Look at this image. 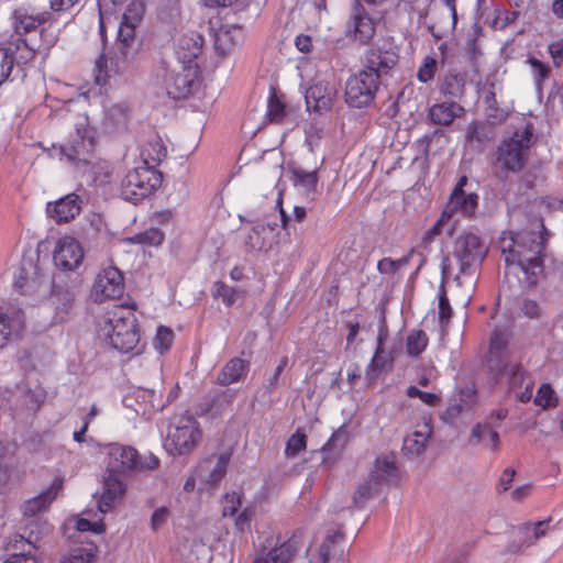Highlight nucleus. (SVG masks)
<instances>
[{
    "label": "nucleus",
    "instance_id": "1",
    "mask_svg": "<svg viewBox=\"0 0 563 563\" xmlns=\"http://www.w3.org/2000/svg\"><path fill=\"white\" fill-rule=\"evenodd\" d=\"M498 245L506 264V277H516L522 287L534 286L543 272L542 234L529 230L503 232Z\"/></svg>",
    "mask_w": 563,
    "mask_h": 563
},
{
    "label": "nucleus",
    "instance_id": "2",
    "mask_svg": "<svg viewBox=\"0 0 563 563\" xmlns=\"http://www.w3.org/2000/svg\"><path fill=\"white\" fill-rule=\"evenodd\" d=\"M144 12V3L139 0L132 1L124 10L112 49L96 62L97 85L106 86L129 70L137 53L135 29L142 21Z\"/></svg>",
    "mask_w": 563,
    "mask_h": 563
},
{
    "label": "nucleus",
    "instance_id": "3",
    "mask_svg": "<svg viewBox=\"0 0 563 563\" xmlns=\"http://www.w3.org/2000/svg\"><path fill=\"white\" fill-rule=\"evenodd\" d=\"M96 129L87 114H79L75 122L74 133L62 146V154L87 176L96 186H106L111 181L112 167L107 161H92L91 154L96 145Z\"/></svg>",
    "mask_w": 563,
    "mask_h": 563
},
{
    "label": "nucleus",
    "instance_id": "4",
    "mask_svg": "<svg viewBox=\"0 0 563 563\" xmlns=\"http://www.w3.org/2000/svg\"><path fill=\"white\" fill-rule=\"evenodd\" d=\"M97 334L113 349L129 353L140 341L137 319L129 308L115 306L99 318Z\"/></svg>",
    "mask_w": 563,
    "mask_h": 563
},
{
    "label": "nucleus",
    "instance_id": "5",
    "mask_svg": "<svg viewBox=\"0 0 563 563\" xmlns=\"http://www.w3.org/2000/svg\"><path fill=\"white\" fill-rule=\"evenodd\" d=\"M486 253V245L476 234L463 233L454 241L451 255L442 261V275L450 276L454 265L459 273H465L470 267L481 263Z\"/></svg>",
    "mask_w": 563,
    "mask_h": 563
},
{
    "label": "nucleus",
    "instance_id": "6",
    "mask_svg": "<svg viewBox=\"0 0 563 563\" xmlns=\"http://www.w3.org/2000/svg\"><path fill=\"white\" fill-rule=\"evenodd\" d=\"M201 439L202 431L198 420L192 416H180L170 422L164 448L172 455H189Z\"/></svg>",
    "mask_w": 563,
    "mask_h": 563
},
{
    "label": "nucleus",
    "instance_id": "7",
    "mask_svg": "<svg viewBox=\"0 0 563 563\" xmlns=\"http://www.w3.org/2000/svg\"><path fill=\"white\" fill-rule=\"evenodd\" d=\"M63 486L64 478L57 476L46 489L24 501L22 512L25 521V536H29L30 530H33L38 539L41 536L48 533L49 526L46 521L41 519V515L48 510L52 503L62 492Z\"/></svg>",
    "mask_w": 563,
    "mask_h": 563
},
{
    "label": "nucleus",
    "instance_id": "8",
    "mask_svg": "<svg viewBox=\"0 0 563 563\" xmlns=\"http://www.w3.org/2000/svg\"><path fill=\"white\" fill-rule=\"evenodd\" d=\"M532 143L533 128L531 124L517 129L511 136L505 139L499 145L497 162L506 170H521L528 161Z\"/></svg>",
    "mask_w": 563,
    "mask_h": 563
},
{
    "label": "nucleus",
    "instance_id": "9",
    "mask_svg": "<svg viewBox=\"0 0 563 563\" xmlns=\"http://www.w3.org/2000/svg\"><path fill=\"white\" fill-rule=\"evenodd\" d=\"M161 185L156 169L137 164L121 180V195L126 201L137 202L150 196Z\"/></svg>",
    "mask_w": 563,
    "mask_h": 563
},
{
    "label": "nucleus",
    "instance_id": "10",
    "mask_svg": "<svg viewBox=\"0 0 563 563\" xmlns=\"http://www.w3.org/2000/svg\"><path fill=\"white\" fill-rule=\"evenodd\" d=\"M163 85L166 93L175 100L189 97L200 86L198 66L176 64L165 70Z\"/></svg>",
    "mask_w": 563,
    "mask_h": 563
},
{
    "label": "nucleus",
    "instance_id": "11",
    "mask_svg": "<svg viewBox=\"0 0 563 563\" xmlns=\"http://www.w3.org/2000/svg\"><path fill=\"white\" fill-rule=\"evenodd\" d=\"M378 86L379 80L375 73L362 69L353 74L345 82L346 103L358 109L368 106L374 100Z\"/></svg>",
    "mask_w": 563,
    "mask_h": 563
},
{
    "label": "nucleus",
    "instance_id": "12",
    "mask_svg": "<svg viewBox=\"0 0 563 563\" xmlns=\"http://www.w3.org/2000/svg\"><path fill=\"white\" fill-rule=\"evenodd\" d=\"M339 92V85L333 75L318 77L306 90L305 99L308 111L318 113L332 109Z\"/></svg>",
    "mask_w": 563,
    "mask_h": 563
},
{
    "label": "nucleus",
    "instance_id": "13",
    "mask_svg": "<svg viewBox=\"0 0 563 563\" xmlns=\"http://www.w3.org/2000/svg\"><path fill=\"white\" fill-rule=\"evenodd\" d=\"M343 552L344 536L340 529L329 530L307 550L310 563H343Z\"/></svg>",
    "mask_w": 563,
    "mask_h": 563
},
{
    "label": "nucleus",
    "instance_id": "14",
    "mask_svg": "<svg viewBox=\"0 0 563 563\" xmlns=\"http://www.w3.org/2000/svg\"><path fill=\"white\" fill-rule=\"evenodd\" d=\"M124 291V279L121 271L114 266L102 268L96 276L91 288V297L96 302L117 299Z\"/></svg>",
    "mask_w": 563,
    "mask_h": 563
},
{
    "label": "nucleus",
    "instance_id": "15",
    "mask_svg": "<svg viewBox=\"0 0 563 563\" xmlns=\"http://www.w3.org/2000/svg\"><path fill=\"white\" fill-rule=\"evenodd\" d=\"M85 252L81 243L69 235L59 238L53 251L55 266L63 272H75L84 262Z\"/></svg>",
    "mask_w": 563,
    "mask_h": 563
},
{
    "label": "nucleus",
    "instance_id": "16",
    "mask_svg": "<svg viewBox=\"0 0 563 563\" xmlns=\"http://www.w3.org/2000/svg\"><path fill=\"white\" fill-rule=\"evenodd\" d=\"M103 450L108 456L107 472L124 474L131 470L143 468V463L132 446L110 443L104 445Z\"/></svg>",
    "mask_w": 563,
    "mask_h": 563
},
{
    "label": "nucleus",
    "instance_id": "17",
    "mask_svg": "<svg viewBox=\"0 0 563 563\" xmlns=\"http://www.w3.org/2000/svg\"><path fill=\"white\" fill-rule=\"evenodd\" d=\"M399 478V471L393 454H383L376 457L367 479L374 489L382 492L396 484Z\"/></svg>",
    "mask_w": 563,
    "mask_h": 563
},
{
    "label": "nucleus",
    "instance_id": "18",
    "mask_svg": "<svg viewBox=\"0 0 563 563\" xmlns=\"http://www.w3.org/2000/svg\"><path fill=\"white\" fill-rule=\"evenodd\" d=\"M14 287L23 295H34L37 298H44L49 291V282L36 272L33 264H29V268L23 266L14 282Z\"/></svg>",
    "mask_w": 563,
    "mask_h": 563
},
{
    "label": "nucleus",
    "instance_id": "19",
    "mask_svg": "<svg viewBox=\"0 0 563 563\" xmlns=\"http://www.w3.org/2000/svg\"><path fill=\"white\" fill-rule=\"evenodd\" d=\"M278 224L264 219L252 225L244 242L251 251H267L276 242Z\"/></svg>",
    "mask_w": 563,
    "mask_h": 563
},
{
    "label": "nucleus",
    "instance_id": "20",
    "mask_svg": "<svg viewBox=\"0 0 563 563\" xmlns=\"http://www.w3.org/2000/svg\"><path fill=\"white\" fill-rule=\"evenodd\" d=\"M82 200L75 194H68L55 201L46 205V214L56 223H68L74 220L81 211Z\"/></svg>",
    "mask_w": 563,
    "mask_h": 563
},
{
    "label": "nucleus",
    "instance_id": "21",
    "mask_svg": "<svg viewBox=\"0 0 563 563\" xmlns=\"http://www.w3.org/2000/svg\"><path fill=\"white\" fill-rule=\"evenodd\" d=\"M122 475L123 474L120 473L106 471L103 489L97 504L99 514H107L122 499L126 489Z\"/></svg>",
    "mask_w": 563,
    "mask_h": 563
},
{
    "label": "nucleus",
    "instance_id": "22",
    "mask_svg": "<svg viewBox=\"0 0 563 563\" xmlns=\"http://www.w3.org/2000/svg\"><path fill=\"white\" fill-rule=\"evenodd\" d=\"M25 329L24 314L20 309L0 310V350L19 339Z\"/></svg>",
    "mask_w": 563,
    "mask_h": 563
},
{
    "label": "nucleus",
    "instance_id": "23",
    "mask_svg": "<svg viewBox=\"0 0 563 563\" xmlns=\"http://www.w3.org/2000/svg\"><path fill=\"white\" fill-rule=\"evenodd\" d=\"M397 62L398 55L393 48L373 46L366 53L364 70L375 73L379 80L389 73Z\"/></svg>",
    "mask_w": 563,
    "mask_h": 563
},
{
    "label": "nucleus",
    "instance_id": "24",
    "mask_svg": "<svg viewBox=\"0 0 563 563\" xmlns=\"http://www.w3.org/2000/svg\"><path fill=\"white\" fill-rule=\"evenodd\" d=\"M38 540L33 530H30L29 536H15L10 544L12 552L3 563H38L35 555V544Z\"/></svg>",
    "mask_w": 563,
    "mask_h": 563
},
{
    "label": "nucleus",
    "instance_id": "25",
    "mask_svg": "<svg viewBox=\"0 0 563 563\" xmlns=\"http://www.w3.org/2000/svg\"><path fill=\"white\" fill-rule=\"evenodd\" d=\"M478 206V196L471 194L451 192L442 213L450 221H457L460 218L471 217L475 213Z\"/></svg>",
    "mask_w": 563,
    "mask_h": 563
},
{
    "label": "nucleus",
    "instance_id": "26",
    "mask_svg": "<svg viewBox=\"0 0 563 563\" xmlns=\"http://www.w3.org/2000/svg\"><path fill=\"white\" fill-rule=\"evenodd\" d=\"M508 334L496 330L492 334L487 364L489 369L499 374L507 363H511V353L508 350Z\"/></svg>",
    "mask_w": 563,
    "mask_h": 563
},
{
    "label": "nucleus",
    "instance_id": "27",
    "mask_svg": "<svg viewBox=\"0 0 563 563\" xmlns=\"http://www.w3.org/2000/svg\"><path fill=\"white\" fill-rule=\"evenodd\" d=\"M203 38L197 32L179 36L176 41L175 53L179 65H197L196 59L202 52Z\"/></svg>",
    "mask_w": 563,
    "mask_h": 563
},
{
    "label": "nucleus",
    "instance_id": "28",
    "mask_svg": "<svg viewBox=\"0 0 563 563\" xmlns=\"http://www.w3.org/2000/svg\"><path fill=\"white\" fill-rule=\"evenodd\" d=\"M432 434L431 418L423 417L421 424L404 439L402 451L407 455L418 456L427 448L428 441Z\"/></svg>",
    "mask_w": 563,
    "mask_h": 563
},
{
    "label": "nucleus",
    "instance_id": "29",
    "mask_svg": "<svg viewBox=\"0 0 563 563\" xmlns=\"http://www.w3.org/2000/svg\"><path fill=\"white\" fill-rule=\"evenodd\" d=\"M299 550V539L292 538L280 544H275L266 553L257 555L253 563H289Z\"/></svg>",
    "mask_w": 563,
    "mask_h": 563
},
{
    "label": "nucleus",
    "instance_id": "30",
    "mask_svg": "<svg viewBox=\"0 0 563 563\" xmlns=\"http://www.w3.org/2000/svg\"><path fill=\"white\" fill-rule=\"evenodd\" d=\"M375 33V27L372 19L365 10L358 4L355 5L351 26L347 30V35L353 34L354 38L361 44H366Z\"/></svg>",
    "mask_w": 563,
    "mask_h": 563
},
{
    "label": "nucleus",
    "instance_id": "31",
    "mask_svg": "<svg viewBox=\"0 0 563 563\" xmlns=\"http://www.w3.org/2000/svg\"><path fill=\"white\" fill-rule=\"evenodd\" d=\"M291 181L294 187L307 199L313 201L318 191V172L306 170L300 167L292 168Z\"/></svg>",
    "mask_w": 563,
    "mask_h": 563
},
{
    "label": "nucleus",
    "instance_id": "32",
    "mask_svg": "<svg viewBox=\"0 0 563 563\" xmlns=\"http://www.w3.org/2000/svg\"><path fill=\"white\" fill-rule=\"evenodd\" d=\"M243 38V30L238 25H221L214 32L216 51L225 55L231 52Z\"/></svg>",
    "mask_w": 563,
    "mask_h": 563
},
{
    "label": "nucleus",
    "instance_id": "33",
    "mask_svg": "<svg viewBox=\"0 0 563 563\" xmlns=\"http://www.w3.org/2000/svg\"><path fill=\"white\" fill-rule=\"evenodd\" d=\"M44 12H34L29 8H18L12 15V24L18 34L30 32L46 21Z\"/></svg>",
    "mask_w": 563,
    "mask_h": 563
},
{
    "label": "nucleus",
    "instance_id": "34",
    "mask_svg": "<svg viewBox=\"0 0 563 563\" xmlns=\"http://www.w3.org/2000/svg\"><path fill=\"white\" fill-rule=\"evenodd\" d=\"M463 113L464 108L456 102L435 103L429 110L430 120L439 125H450Z\"/></svg>",
    "mask_w": 563,
    "mask_h": 563
},
{
    "label": "nucleus",
    "instance_id": "35",
    "mask_svg": "<svg viewBox=\"0 0 563 563\" xmlns=\"http://www.w3.org/2000/svg\"><path fill=\"white\" fill-rule=\"evenodd\" d=\"M140 155V165L156 169L158 164L166 157L167 151L161 139L153 137L142 145Z\"/></svg>",
    "mask_w": 563,
    "mask_h": 563
},
{
    "label": "nucleus",
    "instance_id": "36",
    "mask_svg": "<svg viewBox=\"0 0 563 563\" xmlns=\"http://www.w3.org/2000/svg\"><path fill=\"white\" fill-rule=\"evenodd\" d=\"M250 363L240 357H233L227 362L217 377V383L228 386L241 380L249 372Z\"/></svg>",
    "mask_w": 563,
    "mask_h": 563
},
{
    "label": "nucleus",
    "instance_id": "37",
    "mask_svg": "<svg viewBox=\"0 0 563 563\" xmlns=\"http://www.w3.org/2000/svg\"><path fill=\"white\" fill-rule=\"evenodd\" d=\"M440 91L444 96L454 99L463 97L465 91V76L462 73L449 71L440 85Z\"/></svg>",
    "mask_w": 563,
    "mask_h": 563
},
{
    "label": "nucleus",
    "instance_id": "38",
    "mask_svg": "<svg viewBox=\"0 0 563 563\" xmlns=\"http://www.w3.org/2000/svg\"><path fill=\"white\" fill-rule=\"evenodd\" d=\"M470 442L472 444L484 443L489 450L497 451L499 434L488 424H477L472 430Z\"/></svg>",
    "mask_w": 563,
    "mask_h": 563
},
{
    "label": "nucleus",
    "instance_id": "39",
    "mask_svg": "<svg viewBox=\"0 0 563 563\" xmlns=\"http://www.w3.org/2000/svg\"><path fill=\"white\" fill-rule=\"evenodd\" d=\"M500 374H505L507 377L511 393L519 387H523V384H526L527 380H533L523 366L517 362L507 363L498 375Z\"/></svg>",
    "mask_w": 563,
    "mask_h": 563
},
{
    "label": "nucleus",
    "instance_id": "40",
    "mask_svg": "<svg viewBox=\"0 0 563 563\" xmlns=\"http://www.w3.org/2000/svg\"><path fill=\"white\" fill-rule=\"evenodd\" d=\"M229 461L230 455L225 452L217 456L214 462L211 460L206 462V464H208L209 474L206 475L205 482L209 485H217L224 477Z\"/></svg>",
    "mask_w": 563,
    "mask_h": 563
},
{
    "label": "nucleus",
    "instance_id": "41",
    "mask_svg": "<svg viewBox=\"0 0 563 563\" xmlns=\"http://www.w3.org/2000/svg\"><path fill=\"white\" fill-rule=\"evenodd\" d=\"M533 404L543 410L553 409L559 405V397L550 384L543 383L539 386L533 397Z\"/></svg>",
    "mask_w": 563,
    "mask_h": 563
},
{
    "label": "nucleus",
    "instance_id": "42",
    "mask_svg": "<svg viewBox=\"0 0 563 563\" xmlns=\"http://www.w3.org/2000/svg\"><path fill=\"white\" fill-rule=\"evenodd\" d=\"M97 548L89 543L86 547L71 549L64 555L59 563H93Z\"/></svg>",
    "mask_w": 563,
    "mask_h": 563
},
{
    "label": "nucleus",
    "instance_id": "43",
    "mask_svg": "<svg viewBox=\"0 0 563 563\" xmlns=\"http://www.w3.org/2000/svg\"><path fill=\"white\" fill-rule=\"evenodd\" d=\"M429 339L422 330L411 331L406 339V352L411 357L419 356L428 346Z\"/></svg>",
    "mask_w": 563,
    "mask_h": 563
},
{
    "label": "nucleus",
    "instance_id": "44",
    "mask_svg": "<svg viewBox=\"0 0 563 563\" xmlns=\"http://www.w3.org/2000/svg\"><path fill=\"white\" fill-rule=\"evenodd\" d=\"M164 240V233L156 228H151L140 232L129 239L131 243L141 244L145 246H157Z\"/></svg>",
    "mask_w": 563,
    "mask_h": 563
},
{
    "label": "nucleus",
    "instance_id": "45",
    "mask_svg": "<svg viewBox=\"0 0 563 563\" xmlns=\"http://www.w3.org/2000/svg\"><path fill=\"white\" fill-rule=\"evenodd\" d=\"M410 262V255H405L400 258L393 260L384 257L377 263V269L383 275H396L399 271L405 268Z\"/></svg>",
    "mask_w": 563,
    "mask_h": 563
},
{
    "label": "nucleus",
    "instance_id": "46",
    "mask_svg": "<svg viewBox=\"0 0 563 563\" xmlns=\"http://www.w3.org/2000/svg\"><path fill=\"white\" fill-rule=\"evenodd\" d=\"M307 448V437L301 430H296L286 442L285 455L288 459L296 457Z\"/></svg>",
    "mask_w": 563,
    "mask_h": 563
},
{
    "label": "nucleus",
    "instance_id": "47",
    "mask_svg": "<svg viewBox=\"0 0 563 563\" xmlns=\"http://www.w3.org/2000/svg\"><path fill=\"white\" fill-rule=\"evenodd\" d=\"M382 490L380 489H374L373 485L369 483L368 479H366L363 484H361L354 496H353V505L355 508L361 509L365 506V504L373 498L374 496L378 495Z\"/></svg>",
    "mask_w": 563,
    "mask_h": 563
},
{
    "label": "nucleus",
    "instance_id": "48",
    "mask_svg": "<svg viewBox=\"0 0 563 563\" xmlns=\"http://www.w3.org/2000/svg\"><path fill=\"white\" fill-rule=\"evenodd\" d=\"M549 520H543L534 523H526L522 527L523 533L526 536L525 542L527 544H532L541 537L545 536L549 528Z\"/></svg>",
    "mask_w": 563,
    "mask_h": 563
},
{
    "label": "nucleus",
    "instance_id": "49",
    "mask_svg": "<svg viewBox=\"0 0 563 563\" xmlns=\"http://www.w3.org/2000/svg\"><path fill=\"white\" fill-rule=\"evenodd\" d=\"M173 341L174 332L167 327L159 325L153 341L155 350L163 354L170 349Z\"/></svg>",
    "mask_w": 563,
    "mask_h": 563
},
{
    "label": "nucleus",
    "instance_id": "50",
    "mask_svg": "<svg viewBox=\"0 0 563 563\" xmlns=\"http://www.w3.org/2000/svg\"><path fill=\"white\" fill-rule=\"evenodd\" d=\"M438 299H439V323L441 329H444L452 317V308L449 302V298L446 296L445 289L443 284L440 286L439 292H438Z\"/></svg>",
    "mask_w": 563,
    "mask_h": 563
},
{
    "label": "nucleus",
    "instance_id": "51",
    "mask_svg": "<svg viewBox=\"0 0 563 563\" xmlns=\"http://www.w3.org/2000/svg\"><path fill=\"white\" fill-rule=\"evenodd\" d=\"M285 104L278 99L275 93H271L267 101L266 117L269 122L279 123L285 117Z\"/></svg>",
    "mask_w": 563,
    "mask_h": 563
},
{
    "label": "nucleus",
    "instance_id": "52",
    "mask_svg": "<svg viewBox=\"0 0 563 563\" xmlns=\"http://www.w3.org/2000/svg\"><path fill=\"white\" fill-rule=\"evenodd\" d=\"M212 296L230 307L235 302L236 290L219 280L213 284Z\"/></svg>",
    "mask_w": 563,
    "mask_h": 563
},
{
    "label": "nucleus",
    "instance_id": "53",
    "mask_svg": "<svg viewBox=\"0 0 563 563\" xmlns=\"http://www.w3.org/2000/svg\"><path fill=\"white\" fill-rule=\"evenodd\" d=\"M437 59L433 56H426L417 73V78L420 82L427 84L431 81L437 71Z\"/></svg>",
    "mask_w": 563,
    "mask_h": 563
},
{
    "label": "nucleus",
    "instance_id": "54",
    "mask_svg": "<svg viewBox=\"0 0 563 563\" xmlns=\"http://www.w3.org/2000/svg\"><path fill=\"white\" fill-rule=\"evenodd\" d=\"M409 398H419L423 404L434 407L441 400V395L437 393L422 391L417 386H409L406 391Z\"/></svg>",
    "mask_w": 563,
    "mask_h": 563
},
{
    "label": "nucleus",
    "instance_id": "55",
    "mask_svg": "<svg viewBox=\"0 0 563 563\" xmlns=\"http://www.w3.org/2000/svg\"><path fill=\"white\" fill-rule=\"evenodd\" d=\"M87 221L96 236L104 240L110 238L108 225L100 213L89 214Z\"/></svg>",
    "mask_w": 563,
    "mask_h": 563
},
{
    "label": "nucleus",
    "instance_id": "56",
    "mask_svg": "<svg viewBox=\"0 0 563 563\" xmlns=\"http://www.w3.org/2000/svg\"><path fill=\"white\" fill-rule=\"evenodd\" d=\"M103 515L99 514V517L95 520H90L89 518H79L76 521V528L80 532L91 531L95 533H102L106 529L103 523Z\"/></svg>",
    "mask_w": 563,
    "mask_h": 563
},
{
    "label": "nucleus",
    "instance_id": "57",
    "mask_svg": "<svg viewBox=\"0 0 563 563\" xmlns=\"http://www.w3.org/2000/svg\"><path fill=\"white\" fill-rule=\"evenodd\" d=\"M382 354L383 352H378V350H375L374 356L372 357V361L366 368L365 378L368 382V384H371L378 377L379 373L385 366V358L383 357Z\"/></svg>",
    "mask_w": 563,
    "mask_h": 563
},
{
    "label": "nucleus",
    "instance_id": "58",
    "mask_svg": "<svg viewBox=\"0 0 563 563\" xmlns=\"http://www.w3.org/2000/svg\"><path fill=\"white\" fill-rule=\"evenodd\" d=\"M349 441V432L344 427H340L332 433L328 442L323 446V451L342 450Z\"/></svg>",
    "mask_w": 563,
    "mask_h": 563
},
{
    "label": "nucleus",
    "instance_id": "59",
    "mask_svg": "<svg viewBox=\"0 0 563 563\" xmlns=\"http://www.w3.org/2000/svg\"><path fill=\"white\" fill-rule=\"evenodd\" d=\"M13 64V54L9 49L0 47V85L9 78Z\"/></svg>",
    "mask_w": 563,
    "mask_h": 563
},
{
    "label": "nucleus",
    "instance_id": "60",
    "mask_svg": "<svg viewBox=\"0 0 563 563\" xmlns=\"http://www.w3.org/2000/svg\"><path fill=\"white\" fill-rule=\"evenodd\" d=\"M241 506V494L236 492L225 494L222 503V514L224 517L234 516Z\"/></svg>",
    "mask_w": 563,
    "mask_h": 563
},
{
    "label": "nucleus",
    "instance_id": "61",
    "mask_svg": "<svg viewBox=\"0 0 563 563\" xmlns=\"http://www.w3.org/2000/svg\"><path fill=\"white\" fill-rule=\"evenodd\" d=\"M323 129L318 124H310L306 130V144L310 152H314L319 141L322 139Z\"/></svg>",
    "mask_w": 563,
    "mask_h": 563
},
{
    "label": "nucleus",
    "instance_id": "62",
    "mask_svg": "<svg viewBox=\"0 0 563 563\" xmlns=\"http://www.w3.org/2000/svg\"><path fill=\"white\" fill-rule=\"evenodd\" d=\"M450 222L448 218H444V214L441 213V217L437 220V222L426 232L422 242L424 244L431 243L443 230V228Z\"/></svg>",
    "mask_w": 563,
    "mask_h": 563
},
{
    "label": "nucleus",
    "instance_id": "63",
    "mask_svg": "<svg viewBox=\"0 0 563 563\" xmlns=\"http://www.w3.org/2000/svg\"><path fill=\"white\" fill-rule=\"evenodd\" d=\"M126 118V108L122 104H117L107 110L106 120L112 122L113 124H120L125 121Z\"/></svg>",
    "mask_w": 563,
    "mask_h": 563
},
{
    "label": "nucleus",
    "instance_id": "64",
    "mask_svg": "<svg viewBox=\"0 0 563 563\" xmlns=\"http://www.w3.org/2000/svg\"><path fill=\"white\" fill-rule=\"evenodd\" d=\"M549 53L553 65L560 67L563 64V37L549 45Z\"/></svg>",
    "mask_w": 563,
    "mask_h": 563
}]
</instances>
